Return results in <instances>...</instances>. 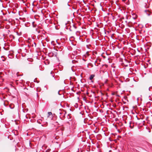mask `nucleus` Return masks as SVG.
<instances>
[{"instance_id":"0eeeda50","label":"nucleus","mask_w":152,"mask_h":152,"mask_svg":"<svg viewBox=\"0 0 152 152\" xmlns=\"http://www.w3.org/2000/svg\"><path fill=\"white\" fill-rule=\"evenodd\" d=\"M126 0H122L123 1H125Z\"/></svg>"},{"instance_id":"9b49d317","label":"nucleus","mask_w":152,"mask_h":152,"mask_svg":"<svg viewBox=\"0 0 152 152\" xmlns=\"http://www.w3.org/2000/svg\"><path fill=\"white\" fill-rule=\"evenodd\" d=\"M131 129H132V127H131Z\"/></svg>"},{"instance_id":"6e6552de","label":"nucleus","mask_w":152,"mask_h":152,"mask_svg":"<svg viewBox=\"0 0 152 152\" xmlns=\"http://www.w3.org/2000/svg\"><path fill=\"white\" fill-rule=\"evenodd\" d=\"M52 76H53V77H54V75H52Z\"/></svg>"},{"instance_id":"f03ea898","label":"nucleus","mask_w":152,"mask_h":152,"mask_svg":"<svg viewBox=\"0 0 152 152\" xmlns=\"http://www.w3.org/2000/svg\"><path fill=\"white\" fill-rule=\"evenodd\" d=\"M14 107V106L13 104H11L10 105V107L11 109H13Z\"/></svg>"},{"instance_id":"423d86ee","label":"nucleus","mask_w":152,"mask_h":152,"mask_svg":"<svg viewBox=\"0 0 152 152\" xmlns=\"http://www.w3.org/2000/svg\"><path fill=\"white\" fill-rule=\"evenodd\" d=\"M2 61H5V59H2Z\"/></svg>"},{"instance_id":"f257e3e1","label":"nucleus","mask_w":152,"mask_h":152,"mask_svg":"<svg viewBox=\"0 0 152 152\" xmlns=\"http://www.w3.org/2000/svg\"><path fill=\"white\" fill-rule=\"evenodd\" d=\"M95 75H91L89 77V79L90 80H92V79L93 78L95 77Z\"/></svg>"},{"instance_id":"39448f33","label":"nucleus","mask_w":152,"mask_h":152,"mask_svg":"<svg viewBox=\"0 0 152 152\" xmlns=\"http://www.w3.org/2000/svg\"><path fill=\"white\" fill-rule=\"evenodd\" d=\"M108 81V80H107H107H106L105 81V82H107V81Z\"/></svg>"},{"instance_id":"9d476101","label":"nucleus","mask_w":152,"mask_h":152,"mask_svg":"<svg viewBox=\"0 0 152 152\" xmlns=\"http://www.w3.org/2000/svg\"><path fill=\"white\" fill-rule=\"evenodd\" d=\"M51 73L52 74V72H51Z\"/></svg>"},{"instance_id":"7ed1b4c3","label":"nucleus","mask_w":152,"mask_h":152,"mask_svg":"<svg viewBox=\"0 0 152 152\" xmlns=\"http://www.w3.org/2000/svg\"><path fill=\"white\" fill-rule=\"evenodd\" d=\"M48 117H49V116H50V115H52V113L51 112H48Z\"/></svg>"},{"instance_id":"1a4fd4ad","label":"nucleus","mask_w":152,"mask_h":152,"mask_svg":"<svg viewBox=\"0 0 152 152\" xmlns=\"http://www.w3.org/2000/svg\"><path fill=\"white\" fill-rule=\"evenodd\" d=\"M148 15H150V14H148Z\"/></svg>"},{"instance_id":"20e7f679","label":"nucleus","mask_w":152,"mask_h":152,"mask_svg":"<svg viewBox=\"0 0 152 152\" xmlns=\"http://www.w3.org/2000/svg\"><path fill=\"white\" fill-rule=\"evenodd\" d=\"M134 15L135 16H134V17H133V18L134 19H135L136 18H137V16L136 15Z\"/></svg>"}]
</instances>
